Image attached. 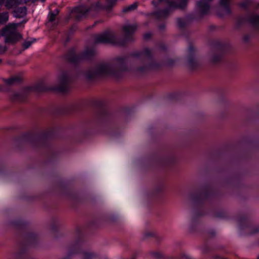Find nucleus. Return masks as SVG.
Wrapping results in <instances>:
<instances>
[{
	"mask_svg": "<svg viewBox=\"0 0 259 259\" xmlns=\"http://www.w3.org/2000/svg\"><path fill=\"white\" fill-rule=\"evenodd\" d=\"M126 64L127 58L122 57L115 58L112 65L105 62L100 63L95 70L90 69L85 72V78L89 81L94 80L99 77L107 76L119 78L124 73L128 71Z\"/></svg>",
	"mask_w": 259,
	"mask_h": 259,
	"instance_id": "nucleus-1",
	"label": "nucleus"
},
{
	"mask_svg": "<svg viewBox=\"0 0 259 259\" xmlns=\"http://www.w3.org/2000/svg\"><path fill=\"white\" fill-rule=\"evenodd\" d=\"M137 28L136 24H127L122 27L124 38L120 39L116 36L114 32L107 31L102 34L97 35L95 37L96 44H111L114 45L123 46L127 42L133 40V35Z\"/></svg>",
	"mask_w": 259,
	"mask_h": 259,
	"instance_id": "nucleus-2",
	"label": "nucleus"
},
{
	"mask_svg": "<svg viewBox=\"0 0 259 259\" xmlns=\"http://www.w3.org/2000/svg\"><path fill=\"white\" fill-rule=\"evenodd\" d=\"M188 0H154L152 4L155 6H165L166 8L153 13L157 19L165 18L171 12L172 9H183L186 7Z\"/></svg>",
	"mask_w": 259,
	"mask_h": 259,
	"instance_id": "nucleus-3",
	"label": "nucleus"
},
{
	"mask_svg": "<svg viewBox=\"0 0 259 259\" xmlns=\"http://www.w3.org/2000/svg\"><path fill=\"white\" fill-rule=\"evenodd\" d=\"M23 21L19 23H10L1 31V34L5 36V42L6 43H13L17 41L20 37V34L17 31V28L22 23H25Z\"/></svg>",
	"mask_w": 259,
	"mask_h": 259,
	"instance_id": "nucleus-4",
	"label": "nucleus"
},
{
	"mask_svg": "<svg viewBox=\"0 0 259 259\" xmlns=\"http://www.w3.org/2000/svg\"><path fill=\"white\" fill-rule=\"evenodd\" d=\"M59 84L57 87L52 89V90L65 93L70 88V83L72 80V74L70 71H61L58 74Z\"/></svg>",
	"mask_w": 259,
	"mask_h": 259,
	"instance_id": "nucleus-5",
	"label": "nucleus"
},
{
	"mask_svg": "<svg viewBox=\"0 0 259 259\" xmlns=\"http://www.w3.org/2000/svg\"><path fill=\"white\" fill-rule=\"evenodd\" d=\"M95 54L94 48H87L84 52L80 54H76L74 49H71L65 55V59L71 63L76 64L82 60L91 58Z\"/></svg>",
	"mask_w": 259,
	"mask_h": 259,
	"instance_id": "nucleus-6",
	"label": "nucleus"
},
{
	"mask_svg": "<svg viewBox=\"0 0 259 259\" xmlns=\"http://www.w3.org/2000/svg\"><path fill=\"white\" fill-rule=\"evenodd\" d=\"M100 6L99 2H97L95 5L92 4L90 8H88L87 7L81 5L74 8L72 10V13L75 19L79 21L85 17L88 12L90 11L92 9H98L100 8Z\"/></svg>",
	"mask_w": 259,
	"mask_h": 259,
	"instance_id": "nucleus-7",
	"label": "nucleus"
},
{
	"mask_svg": "<svg viewBox=\"0 0 259 259\" xmlns=\"http://www.w3.org/2000/svg\"><path fill=\"white\" fill-rule=\"evenodd\" d=\"M131 56L137 58L140 60H151L152 55L151 51L147 48L144 49L141 52H136L131 54Z\"/></svg>",
	"mask_w": 259,
	"mask_h": 259,
	"instance_id": "nucleus-8",
	"label": "nucleus"
},
{
	"mask_svg": "<svg viewBox=\"0 0 259 259\" xmlns=\"http://www.w3.org/2000/svg\"><path fill=\"white\" fill-rule=\"evenodd\" d=\"M188 64L191 69H193L196 66V61L194 58L195 49L192 45H190L188 48Z\"/></svg>",
	"mask_w": 259,
	"mask_h": 259,
	"instance_id": "nucleus-9",
	"label": "nucleus"
},
{
	"mask_svg": "<svg viewBox=\"0 0 259 259\" xmlns=\"http://www.w3.org/2000/svg\"><path fill=\"white\" fill-rule=\"evenodd\" d=\"M13 15L15 18H23L27 14L26 7H17L12 12Z\"/></svg>",
	"mask_w": 259,
	"mask_h": 259,
	"instance_id": "nucleus-10",
	"label": "nucleus"
},
{
	"mask_svg": "<svg viewBox=\"0 0 259 259\" xmlns=\"http://www.w3.org/2000/svg\"><path fill=\"white\" fill-rule=\"evenodd\" d=\"M21 4V0H7L5 2V6L8 9H15Z\"/></svg>",
	"mask_w": 259,
	"mask_h": 259,
	"instance_id": "nucleus-11",
	"label": "nucleus"
},
{
	"mask_svg": "<svg viewBox=\"0 0 259 259\" xmlns=\"http://www.w3.org/2000/svg\"><path fill=\"white\" fill-rule=\"evenodd\" d=\"M231 0H220V5L223 7L227 14L231 13V9L230 8V3Z\"/></svg>",
	"mask_w": 259,
	"mask_h": 259,
	"instance_id": "nucleus-12",
	"label": "nucleus"
},
{
	"mask_svg": "<svg viewBox=\"0 0 259 259\" xmlns=\"http://www.w3.org/2000/svg\"><path fill=\"white\" fill-rule=\"evenodd\" d=\"M21 80L20 77L14 76L7 79H4V82L8 85H12L20 82Z\"/></svg>",
	"mask_w": 259,
	"mask_h": 259,
	"instance_id": "nucleus-13",
	"label": "nucleus"
},
{
	"mask_svg": "<svg viewBox=\"0 0 259 259\" xmlns=\"http://www.w3.org/2000/svg\"><path fill=\"white\" fill-rule=\"evenodd\" d=\"M82 259H95L97 257V254L90 251H83L82 253Z\"/></svg>",
	"mask_w": 259,
	"mask_h": 259,
	"instance_id": "nucleus-14",
	"label": "nucleus"
},
{
	"mask_svg": "<svg viewBox=\"0 0 259 259\" xmlns=\"http://www.w3.org/2000/svg\"><path fill=\"white\" fill-rule=\"evenodd\" d=\"M155 68V65L153 64H149L144 66L138 68L137 69V71L140 73H143L149 70L154 69Z\"/></svg>",
	"mask_w": 259,
	"mask_h": 259,
	"instance_id": "nucleus-15",
	"label": "nucleus"
},
{
	"mask_svg": "<svg viewBox=\"0 0 259 259\" xmlns=\"http://www.w3.org/2000/svg\"><path fill=\"white\" fill-rule=\"evenodd\" d=\"M249 23L253 27L259 28V15H255L249 19Z\"/></svg>",
	"mask_w": 259,
	"mask_h": 259,
	"instance_id": "nucleus-16",
	"label": "nucleus"
},
{
	"mask_svg": "<svg viewBox=\"0 0 259 259\" xmlns=\"http://www.w3.org/2000/svg\"><path fill=\"white\" fill-rule=\"evenodd\" d=\"M9 15L7 12L0 13V24L6 23L9 20Z\"/></svg>",
	"mask_w": 259,
	"mask_h": 259,
	"instance_id": "nucleus-17",
	"label": "nucleus"
},
{
	"mask_svg": "<svg viewBox=\"0 0 259 259\" xmlns=\"http://www.w3.org/2000/svg\"><path fill=\"white\" fill-rule=\"evenodd\" d=\"M138 5L136 3H135L127 7L123 8L122 11L123 13H127L132 11H134L137 9Z\"/></svg>",
	"mask_w": 259,
	"mask_h": 259,
	"instance_id": "nucleus-18",
	"label": "nucleus"
},
{
	"mask_svg": "<svg viewBox=\"0 0 259 259\" xmlns=\"http://www.w3.org/2000/svg\"><path fill=\"white\" fill-rule=\"evenodd\" d=\"M252 2L251 0H244L239 4V6L244 9L247 10L252 5Z\"/></svg>",
	"mask_w": 259,
	"mask_h": 259,
	"instance_id": "nucleus-19",
	"label": "nucleus"
},
{
	"mask_svg": "<svg viewBox=\"0 0 259 259\" xmlns=\"http://www.w3.org/2000/svg\"><path fill=\"white\" fill-rule=\"evenodd\" d=\"M12 99L14 101H22L25 99V97L21 93H16L13 95Z\"/></svg>",
	"mask_w": 259,
	"mask_h": 259,
	"instance_id": "nucleus-20",
	"label": "nucleus"
},
{
	"mask_svg": "<svg viewBox=\"0 0 259 259\" xmlns=\"http://www.w3.org/2000/svg\"><path fill=\"white\" fill-rule=\"evenodd\" d=\"M222 59V56L221 55H216L212 56L211 61L213 63H219Z\"/></svg>",
	"mask_w": 259,
	"mask_h": 259,
	"instance_id": "nucleus-21",
	"label": "nucleus"
},
{
	"mask_svg": "<svg viewBox=\"0 0 259 259\" xmlns=\"http://www.w3.org/2000/svg\"><path fill=\"white\" fill-rule=\"evenodd\" d=\"M35 90L38 92H44L48 89L43 84H38L35 87Z\"/></svg>",
	"mask_w": 259,
	"mask_h": 259,
	"instance_id": "nucleus-22",
	"label": "nucleus"
},
{
	"mask_svg": "<svg viewBox=\"0 0 259 259\" xmlns=\"http://www.w3.org/2000/svg\"><path fill=\"white\" fill-rule=\"evenodd\" d=\"M80 253L79 247L78 246H76L74 247V249L72 250H70L68 253V257L70 256L71 254L75 253Z\"/></svg>",
	"mask_w": 259,
	"mask_h": 259,
	"instance_id": "nucleus-23",
	"label": "nucleus"
},
{
	"mask_svg": "<svg viewBox=\"0 0 259 259\" xmlns=\"http://www.w3.org/2000/svg\"><path fill=\"white\" fill-rule=\"evenodd\" d=\"M177 23L178 25L180 28H183L186 25V21L185 20L181 18H178L177 19Z\"/></svg>",
	"mask_w": 259,
	"mask_h": 259,
	"instance_id": "nucleus-24",
	"label": "nucleus"
},
{
	"mask_svg": "<svg viewBox=\"0 0 259 259\" xmlns=\"http://www.w3.org/2000/svg\"><path fill=\"white\" fill-rule=\"evenodd\" d=\"M56 14L54 12H50L48 15V20L49 22H53L55 20L56 18Z\"/></svg>",
	"mask_w": 259,
	"mask_h": 259,
	"instance_id": "nucleus-25",
	"label": "nucleus"
},
{
	"mask_svg": "<svg viewBox=\"0 0 259 259\" xmlns=\"http://www.w3.org/2000/svg\"><path fill=\"white\" fill-rule=\"evenodd\" d=\"M116 0H107V2L109 6L107 7V9H110L112 6L115 3Z\"/></svg>",
	"mask_w": 259,
	"mask_h": 259,
	"instance_id": "nucleus-26",
	"label": "nucleus"
},
{
	"mask_svg": "<svg viewBox=\"0 0 259 259\" xmlns=\"http://www.w3.org/2000/svg\"><path fill=\"white\" fill-rule=\"evenodd\" d=\"M32 44V42L30 41H27L24 42L23 47L25 49L28 48Z\"/></svg>",
	"mask_w": 259,
	"mask_h": 259,
	"instance_id": "nucleus-27",
	"label": "nucleus"
},
{
	"mask_svg": "<svg viewBox=\"0 0 259 259\" xmlns=\"http://www.w3.org/2000/svg\"><path fill=\"white\" fill-rule=\"evenodd\" d=\"M151 35L152 34L150 32L146 33L144 35V38L145 40H147L151 37Z\"/></svg>",
	"mask_w": 259,
	"mask_h": 259,
	"instance_id": "nucleus-28",
	"label": "nucleus"
},
{
	"mask_svg": "<svg viewBox=\"0 0 259 259\" xmlns=\"http://www.w3.org/2000/svg\"><path fill=\"white\" fill-rule=\"evenodd\" d=\"M6 51V49L2 46L0 45V54L4 53Z\"/></svg>",
	"mask_w": 259,
	"mask_h": 259,
	"instance_id": "nucleus-29",
	"label": "nucleus"
},
{
	"mask_svg": "<svg viewBox=\"0 0 259 259\" xmlns=\"http://www.w3.org/2000/svg\"><path fill=\"white\" fill-rule=\"evenodd\" d=\"M53 12L55 13L56 15H57L59 14V10L58 9H56L55 10V11Z\"/></svg>",
	"mask_w": 259,
	"mask_h": 259,
	"instance_id": "nucleus-30",
	"label": "nucleus"
},
{
	"mask_svg": "<svg viewBox=\"0 0 259 259\" xmlns=\"http://www.w3.org/2000/svg\"><path fill=\"white\" fill-rule=\"evenodd\" d=\"M164 27H165L164 25H161L159 26V29L161 30L163 29Z\"/></svg>",
	"mask_w": 259,
	"mask_h": 259,
	"instance_id": "nucleus-31",
	"label": "nucleus"
},
{
	"mask_svg": "<svg viewBox=\"0 0 259 259\" xmlns=\"http://www.w3.org/2000/svg\"><path fill=\"white\" fill-rule=\"evenodd\" d=\"M5 0H0V4H2L4 3Z\"/></svg>",
	"mask_w": 259,
	"mask_h": 259,
	"instance_id": "nucleus-32",
	"label": "nucleus"
},
{
	"mask_svg": "<svg viewBox=\"0 0 259 259\" xmlns=\"http://www.w3.org/2000/svg\"><path fill=\"white\" fill-rule=\"evenodd\" d=\"M245 38V40L246 41H247V40H248V37H245V38Z\"/></svg>",
	"mask_w": 259,
	"mask_h": 259,
	"instance_id": "nucleus-33",
	"label": "nucleus"
},
{
	"mask_svg": "<svg viewBox=\"0 0 259 259\" xmlns=\"http://www.w3.org/2000/svg\"><path fill=\"white\" fill-rule=\"evenodd\" d=\"M187 259H193V258L192 257L189 256V257H187Z\"/></svg>",
	"mask_w": 259,
	"mask_h": 259,
	"instance_id": "nucleus-34",
	"label": "nucleus"
},
{
	"mask_svg": "<svg viewBox=\"0 0 259 259\" xmlns=\"http://www.w3.org/2000/svg\"><path fill=\"white\" fill-rule=\"evenodd\" d=\"M258 230H255V231L254 232V233H256V232H258Z\"/></svg>",
	"mask_w": 259,
	"mask_h": 259,
	"instance_id": "nucleus-35",
	"label": "nucleus"
},
{
	"mask_svg": "<svg viewBox=\"0 0 259 259\" xmlns=\"http://www.w3.org/2000/svg\"><path fill=\"white\" fill-rule=\"evenodd\" d=\"M131 259H136L134 257H133Z\"/></svg>",
	"mask_w": 259,
	"mask_h": 259,
	"instance_id": "nucleus-36",
	"label": "nucleus"
},
{
	"mask_svg": "<svg viewBox=\"0 0 259 259\" xmlns=\"http://www.w3.org/2000/svg\"><path fill=\"white\" fill-rule=\"evenodd\" d=\"M257 259H259V256L257 257Z\"/></svg>",
	"mask_w": 259,
	"mask_h": 259,
	"instance_id": "nucleus-37",
	"label": "nucleus"
},
{
	"mask_svg": "<svg viewBox=\"0 0 259 259\" xmlns=\"http://www.w3.org/2000/svg\"><path fill=\"white\" fill-rule=\"evenodd\" d=\"M1 62V60H0V63Z\"/></svg>",
	"mask_w": 259,
	"mask_h": 259,
	"instance_id": "nucleus-38",
	"label": "nucleus"
},
{
	"mask_svg": "<svg viewBox=\"0 0 259 259\" xmlns=\"http://www.w3.org/2000/svg\"><path fill=\"white\" fill-rule=\"evenodd\" d=\"M45 0H42V1H44Z\"/></svg>",
	"mask_w": 259,
	"mask_h": 259,
	"instance_id": "nucleus-39",
	"label": "nucleus"
}]
</instances>
